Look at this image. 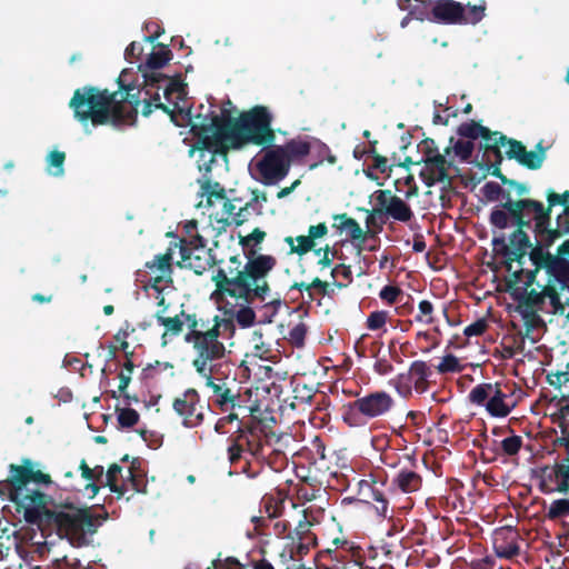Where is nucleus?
Wrapping results in <instances>:
<instances>
[{
	"label": "nucleus",
	"mask_w": 569,
	"mask_h": 569,
	"mask_svg": "<svg viewBox=\"0 0 569 569\" xmlns=\"http://www.w3.org/2000/svg\"><path fill=\"white\" fill-rule=\"evenodd\" d=\"M201 119L192 124L191 133L200 150L226 156L230 149L238 150L247 144L271 146L276 140L272 129L273 117L264 106H254L239 117L218 116L212 111L197 114Z\"/></svg>",
	"instance_id": "1"
},
{
	"label": "nucleus",
	"mask_w": 569,
	"mask_h": 569,
	"mask_svg": "<svg viewBox=\"0 0 569 569\" xmlns=\"http://www.w3.org/2000/svg\"><path fill=\"white\" fill-rule=\"evenodd\" d=\"M129 71L124 69L118 77L119 90L126 96L118 99L119 91L100 89L94 86H84L74 90L69 101V108L74 119L82 126L92 127L112 126L119 128L132 123L138 114L140 104V90L133 92L137 86L128 81Z\"/></svg>",
	"instance_id": "2"
},
{
	"label": "nucleus",
	"mask_w": 569,
	"mask_h": 569,
	"mask_svg": "<svg viewBox=\"0 0 569 569\" xmlns=\"http://www.w3.org/2000/svg\"><path fill=\"white\" fill-rule=\"evenodd\" d=\"M496 256L502 258V262L510 273L508 288L513 300L518 302V308H530L540 310L543 313L565 316L569 320V302H562L559 290L568 286H561L559 281L548 273L547 282L541 284L536 281V277L545 267H538L532 260H528V250L523 253V259H515L512 254H503L499 246H492Z\"/></svg>",
	"instance_id": "3"
},
{
	"label": "nucleus",
	"mask_w": 569,
	"mask_h": 569,
	"mask_svg": "<svg viewBox=\"0 0 569 569\" xmlns=\"http://www.w3.org/2000/svg\"><path fill=\"white\" fill-rule=\"evenodd\" d=\"M261 248H248L244 251L247 259L242 261L238 254L229 258L234 268H229L227 272L218 268L211 280L216 289L211 295L214 301H222L224 298L242 299L248 302L252 299H259L263 302L271 291L267 280L268 274L276 268L277 259L271 254L260 253Z\"/></svg>",
	"instance_id": "4"
},
{
	"label": "nucleus",
	"mask_w": 569,
	"mask_h": 569,
	"mask_svg": "<svg viewBox=\"0 0 569 569\" xmlns=\"http://www.w3.org/2000/svg\"><path fill=\"white\" fill-rule=\"evenodd\" d=\"M526 229L532 230L535 242L528 250V260L538 267H545L546 273L556 279L561 286L569 284V206L541 226L537 222Z\"/></svg>",
	"instance_id": "5"
},
{
	"label": "nucleus",
	"mask_w": 569,
	"mask_h": 569,
	"mask_svg": "<svg viewBox=\"0 0 569 569\" xmlns=\"http://www.w3.org/2000/svg\"><path fill=\"white\" fill-rule=\"evenodd\" d=\"M566 196H569V191L558 193L552 189L547 190L546 199L547 204L545 206L541 201L535 199H518L517 202L508 201L505 209L519 221V228H516L506 238L505 233H500L492 238L491 244L499 246L500 251L503 254H512L513 260L523 259V253L531 247V239L526 227H530L533 223L542 224L551 219L552 208L556 206H569V200H566Z\"/></svg>",
	"instance_id": "6"
},
{
	"label": "nucleus",
	"mask_w": 569,
	"mask_h": 569,
	"mask_svg": "<svg viewBox=\"0 0 569 569\" xmlns=\"http://www.w3.org/2000/svg\"><path fill=\"white\" fill-rule=\"evenodd\" d=\"M36 465H10V476L7 480L0 481V496L16 505V510L23 515L24 520L30 525L39 522V507H41L42 493L39 489H30V483L49 485L50 476L40 470H34Z\"/></svg>",
	"instance_id": "7"
},
{
	"label": "nucleus",
	"mask_w": 569,
	"mask_h": 569,
	"mask_svg": "<svg viewBox=\"0 0 569 569\" xmlns=\"http://www.w3.org/2000/svg\"><path fill=\"white\" fill-rule=\"evenodd\" d=\"M46 496L39 507V525L44 520L56 527L60 537H64L72 543L82 546L88 542L87 537L97 532L102 521L108 518V512L94 513L91 508H78L71 503L56 507H46Z\"/></svg>",
	"instance_id": "8"
},
{
	"label": "nucleus",
	"mask_w": 569,
	"mask_h": 569,
	"mask_svg": "<svg viewBox=\"0 0 569 569\" xmlns=\"http://www.w3.org/2000/svg\"><path fill=\"white\" fill-rule=\"evenodd\" d=\"M393 406L395 399L388 392L371 391L346 405L342 420L352 428L363 427L370 420L386 416Z\"/></svg>",
	"instance_id": "9"
},
{
	"label": "nucleus",
	"mask_w": 569,
	"mask_h": 569,
	"mask_svg": "<svg viewBox=\"0 0 569 569\" xmlns=\"http://www.w3.org/2000/svg\"><path fill=\"white\" fill-rule=\"evenodd\" d=\"M486 10V0L466 6L455 0H433L430 8V21L441 24L476 26L485 18Z\"/></svg>",
	"instance_id": "10"
},
{
	"label": "nucleus",
	"mask_w": 569,
	"mask_h": 569,
	"mask_svg": "<svg viewBox=\"0 0 569 569\" xmlns=\"http://www.w3.org/2000/svg\"><path fill=\"white\" fill-rule=\"evenodd\" d=\"M218 329L211 328L206 332L187 333L184 339L192 343L197 352V357L192 361V366L199 375H208L212 361L224 357V345L219 340Z\"/></svg>",
	"instance_id": "11"
},
{
	"label": "nucleus",
	"mask_w": 569,
	"mask_h": 569,
	"mask_svg": "<svg viewBox=\"0 0 569 569\" xmlns=\"http://www.w3.org/2000/svg\"><path fill=\"white\" fill-rule=\"evenodd\" d=\"M229 440L230 462L239 459H244L247 462H250V459H257L260 462L261 456L264 455L263 450L269 449L268 446H264V435L258 428L239 427L236 435Z\"/></svg>",
	"instance_id": "12"
},
{
	"label": "nucleus",
	"mask_w": 569,
	"mask_h": 569,
	"mask_svg": "<svg viewBox=\"0 0 569 569\" xmlns=\"http://www.w3.org/2000/svg\"><path fill=\"white\" fill-rule=\"evenodd\" d=\"M530 473L541 493H569V465H539Z\"/></svg>",
	"instance_id": "13"
},
{
	"label": "nucleus",
	"mask_w": 569,
	"mask_h": 569,
	"mask_svg": "<svg viewBox=\"0 0 569 569\" xmlns=\"http://www.w3.org/2000/svg\"><path fill=\"white\" fill-rule=\"evenodd\" d=\"M482 192L489 201L502 200L500 204L492 208L489 216V223L492 227L493 233L496 230L502 231L510 227H515V229L519 228V221H517L512 216H509L505 209L508 201L517 202L518 200L512 199L509 190H505L499 183L490 181L482 187Z\"/></svg>",
	"instance_id": "14"
},
{
	"label": "nucleus",
	"mask_w": 569,
	"mask_h": 569,
	"mask_svg": "<svg viewBox=\"0 0 569 569\" xmlns=\"http://www.w3.org/2000/svg\"><path fill=\"white\" fill-rule=\"evenodd\" d=\"M256 168L263 184H276L287 177L290 170V159L284 154V149H281V146H276L264 152Z\"/></svg>",
	"instance_id": "15"
},
{
	"label": "nucleus",
	"mask_w": 569,
	"mask_h": 569,
	"mask_svg": "<svg viewBox=\"0 0 569 569\" xmlns=\"http://www.w3.org/2000/svg\"><path fill=\"white\" fill-rule=\"evenodd\" d=\"M431 367L423 360L411 362L407 372L399 373L392 383L396 390L402 397H408L412 392V388L418 393H423L429 389V377H431Z\"/></svg>",
	"instance_id": "16"
},
{
	"label": "nucleus",
	"mask_w": 569,
	"mask_h": 569,
	"mask_svg": "<svg viewBox=\"0 0 569 569\" xmlns=\"http://www.w3.org/2000/svg\"><path fill=\"white\" fill-rule=\"evenodd\" d=\"M421 162L425 163L423 169L420 171V178L426 186L432 187L438 182L451 183L448 169L453 166V158H449L439 150L425 151V158Z\"/></svg>",
	"instance_id": "17"
},
{
	"label": "nucleus",
	"mask_w": 569,
	"mask_h": 569,
	"mask_svg": "<svg viewBox=\"0 0 569 569\" xmlns=\"http://www.w3.org/2000/svg\"><path fill=\"white\" fill-rule=\"evenodd\" d=\"M172 407L188 428L197 427L203 421V406L200 405V396L196 389H187L181 397L173 400Z\"/></svg>",
	"instance_id": "18"
},
{
	"label": "nucleus",
	"mask_w": 569,
	"mask_h": 569,
	"mask_svg": "<svg viewBox=\"0 0 569 569\" xmlns=\"http://www.w3.org/2000/svg\"><path fill=\"white\" fill-rule=\"evenodd\" d=\"M178 249L181 260L177 262V266L180 268H189L199 276L221 262V260H216L212 249H208L206 251L201 250V253H198V250H192L187 246L186 239H181L178 242Z\"/></svg>",
	"instance_id": "19"
},
{
	"label": "nucleus",
	"mask_w": 569,
	"mask_h": 569,
	"mask_svg": "<svg viewBox=\"0 0 569 569\" xmlns=\"http://www.w3.org/2000/svg\"><path fill=\"white\" fill-rule=\"evenodd\" d=\"M74 473L77 480L69 485L70 489L92 499L98 493L100 485L103 483V466L94 465L93 468H90L89 465H78Z\"/></svg>",
	"instance_id": "20"
},
{
	"label": "nucleus",
	"mask_w": 569,
	"mask_h": 569,
	"mask_svg": "<svg viewBox=\"0 0 569 569\" xmlns=\"http://www.w3.org/2000/svg\"><path fill=\"white\" fill-rule=\"evenodd\" d=\"M142 465H128V477L122 486L117 485V476L121 472L122 468L120 465H110L106 475V485L109 486L112 492H117L120 496L123 495L124 488L129 486L136 491L141 492L146 486L144 483V470L141 468Z\"/></svg>",
	"instance_id": "21"
},
{
	"label": "nucleus",
	"mask_w": 569,
	"mask_h": 569,
	"mask_svg": "<svg viewBox=\"0 0 569 569\" xmlns=\"http://www.w3.org/2000/svg\"><path fill=\"white\" fill-rule=\"evenodd\" d=\"M144 88L161 89L163 88V97L168 102L173 101L172 93H176L177 100H184L186 84L180 76L169 78L160 71L144 72Z\"/></svg>",
	"instance_id": "22"
},
{
	"label": "nucleus",
	"mask_w": 569,
	"mask_h": 569,
	"mask_svg": "<svg viewBox=\"0 0 569 569\" xmlns=\"http://www.w3.org/2000/svg\"><path fill=\"white\" fill-rule=\"evenodd\" d=\"M176 249H178V242H170L164 253L156 254L151 262L146 263V267L156 273L150 279L151 287L156 290L161 289V283H172V259Z\"/></svg>",
	"instance_id": "23"
},
{
	"label": "nucleus",
	"mask_w": 569,
	"mask_h": 569,
	"mask_svg": "<svg viewBox=\"0 0 569 569\" xmlns=\"http://www.w3.org/2000/svg\"><path fill=\"white\" fill-rule=\"evenodd\" d=\"M375 199L378 206H381L385 216H389L397 221L408 222L413 217V211L410 206L401 198L392 194L388 189L377 190Z\"/></svg>",
	"instance_id": "24"
},
{
	"label": "nucleus",
	"mask_w": 569,
	"mask_h": 569,
	"mask_svg": "<svg viewBox=\"0 0 569 569\" xmlns=\"http://www.w3.org/2000/svg\"><path fill=\"white\" fill-rule=\"evenodd\" d=\"M509 159H515L522 167L537 170L541 168L546 159V148L542 142L537 143L536 150L528 151L521 141L513 139L510 147L506 150Z\"/></svg>",
	"instance_id": "25"
},
{
	"label": "nucleus",
	"mask_w": 569,
	"mask_h": 569,
	"mask_svg": "<svg viewBox=\"0 0 569 569\" xmlns=\"http://www.w3.org/2000/svg\"><path fill=\"white\" fill-rule=\"evenodd\" d=\"M264 446H268V450H263L260 462H288L289 457L293 458L299 456L301 458H309V450H296L289 449L283 437H277L276 435H264Z\"/></svg>",
	"instance_id": "26"
},
{
	"label": "nucleus",
	"mask_w": 569,
	"mask_h": 569,
	"mask_svg": "<svg viewBox=\"0 0 569 569\" xmlns=\"http://www.w3.org/2000/svg\"><path fill=\"white\" fill-rule=\"evenodd\" d=\"M234 302L229 301V298H224L222 301H216L219 305V309L224 316H230L237 321L241 328H250L254 325L256 312L250 305L257 299H252L248 302L242 299H233Z\"/></svg>",
	"instance_id": "27"
},
{
	"label": "nucleus",
	"mask_w": 569,
	"mask_h": 569,
	"mask_svg": "<svg viewBox=\"0 0 569 569\" xmlns=\"http://www.w3.org/2000/svg\"><path fill=\"white\" fill-rule=\"evenodd\" d=\"M493 386L495 389L486 402V410L493 418H506L517 406V402L511 400L515 388L506 386L508 391H505L500 383Z\"/></svg>",
	"instance_id": "28"
},
{
	"label": "nucleus",
	"mask_w": 569,
	"mask_h": 569,
	"mask_svg": "<svg viewBox=\"0 0 569 569\" xmlns=\"http://www.w3.org/2000/svg\"><path fill=\"white\" fill-rule=\"evenodd\" d=\"M493 548L499 557L511 559L519 555L518 532L511 528H500L495 531Z\"/></svg>",
	"instance_id": "29"
},
{
	"label": "nucleus",
	"mask_w": 569,
	"mask_h": 569,
	"mask_svg": "<svg viewBox=\"0 0 569 569\" xmlns=\"http://www.w3.org/2000/svg\"><path fill=\"white\" fill-rule=\"evenodd\" d=\"M202 193L207 196V206L213 204V199L222 202V216H228V219H232L236 214V204L226 196V190L220 186L219 182L211 183L206 181L201 186Z\"/></svg>",
	"instance_id": "30"
},
{
	"label": "nucleus",
	"mask_w": 569,
	"mask_h": 569,
	"mask_svg": "<svg viewBox=\"0 0 569 569\" xmlns=\"http://www.w3.org/2000/svg\"><path fill=\"white\" fill-rule=\"evenodd\" d=\"M332 227L340 232L346 231L351 240H359L365 242L368 233L363 231L356 219L349 217L347 213L333 214Z\"/></svg>",
	"instance_id": "31"
},
{
	"label": "nucleus",
	"mask_w": 569,
	"mask_h": 569,
	"mask_svg": "<svg viewBox=\"0 0 569 569\" xmlns=\"http://www.w3.org/2000/svg\"><path fill=\"white\" fill-rule=\"evenodd\" d=\"M546 379L551 387L558 390V395H555L550 402L556 405L569 402V371H551Z\"/></svg>",
	"instance_id": "32"
},
{
	"label": "nucleus",
	"mask_w": 569,
	"mask_h": 569,
	"mask_svg": "<svg viewBox=\"0 0 569 569\" xmlns=\"http://www.w3.org/2000/svg\"><path fill=\"white\" fill-rule=\"evenodd\" d=\"M482 142L480 144V148L483 150L485 154L492 153L495 159L498 163H501L502 161V154L500 151L501 147L508 146L510 147V142L513 140L511 138H508L503 133L499 131H491L489 137L481 138Z\"/></svg>",
	"instance_id": "33"
},
{
	"label": "nucleus",
	"mask_w": 569,
	"mask_h": 569,
	"mask_svg": "<svg viewBox=\"0 0 569 569\" xmlns=\"http://www.w3.org/2000/svg\"><path fill=\"white\" fill-rule=\"evenodd\" d=\"M473 150V141L455 139L451 137L449 140V146L445 148V154L449 158H453V161L458 159L460 162H469Z\"/></svg>",
	"instance_id": "34"
},
{
	"label": "nucleus",
	"mask_w": 569,
	"mask_h": 569,
	"mask_svg": "<svg viewBox=\"0 0 569 569\" xmlns=\"http://www.w3.org/2000/svg\"><path fill=\"white\" fill-rule=\"evenodd\" d=\"M286 499L287 496L280 490L266 493L260 501V512H264L268 518L281 516Z\"/></svg>",
	"instance_id": "35"
},
{
	"label": "nucleus",
	"mask_w": 569,
	"mask_h": 569,
	"mask_svg": "<svg viewBox=\"0 0 569 569\" xmlns=\"http://www.w3.org/2000/svg\"><path fill=\"white\" fill-rule=\"evenodd\" d=\"M157 47H160L159 51H152L144 64L139 66V70L142 72L144 77V72L159 71V69L163 68L172 57V52L168 49L167 46L162 43H158Z\"/></svg>",
	"instance_id": "36"
},
{
	"label": "nucleus",
	"mask_w": 569,
	"mask_h": 569,
	"mask_svg": "<svg viewBox=\"0 0 569 569\" xmlns=\"http://www.w3.org/2000/svg\"><path fill=\"white\" fill-rule=\"evenodd\" d=\"M156 319L159 325L164 327V332L161 336V345L164 347L168 341L167 337H177L179 336L183 330L184 325V318L180 315H177L174 317H164L160 312L156 315Z\"/></svg>",
	"instance_id": "37"
},
{
	"label": "nucleus",
	"mask_w": 569,
	"mask_h": 569,
	"mask_svg": "<svg viewBox=\"0 0 569 569\" xmlns=\"http://www.w3.org/2000/svg\"><path fill=\"white\" fill-rule=\"evenodd\" d=\"M433 0H399V8L408 10L415 19L430 21V8Z\"/></svg>",
	"instance_id": "38"
},
{
	"label": "nucleus",
	"mask_w": 569,
	"mask_h": 569,
	"mask_svg": "<svg viewBox=\"0 0 569 569\" xmlns=\"http://www.w3.org/2000/svg\"><path fill=\"white\" fill-rule=\"evenodd\" d=\"M393 483L406 493L415 492L420 489L422 479L415 471L403 469L393 479Z\"/></svg>",
	"instance_id": "39"
},
{
	"label": "nucleus",
	"mask_w": 569,
	"mask_h": 569,
	"mask_svg": "<svg viewBox=\"0 0 569 569\" xmlns=\"http://www.w3.org/2000/svg\"><path fill=\"white\" fill-rule=\"evenodd\" d=\"M146 94L150 96V99H144V103H143V107H142V110H141V113L142 116L144 117H148L151 114L153 108L156 109H160L162 110L163 112H166L167 114L170 116V119L171 121L176 124V126H181L178 120H177V116L176 113L173 112V110L166 103H162L160 101V94L159 92L157 91L156 93H151L150 92V88H146Z\"/></svg>",
	"instance_id": "40"
},
{
	"label": "nucleus",
	"mask_w": 569,
	"mask_h": 569,
	"mask_svg": "<svg viewBox=\"0 0 569 569\" xmlns=\"http://www.w3.org/2000/svg\"><path fill=\"white\" fill-rule=\"evenodd\" d=\"M457 133L461 138H466L470 141H473L479 138L489 137L490 129L481 126L479 122L471 120L469 122L461 123L457 129Z\"/></svg>",
	"instance_id": "41"
},
{
	"label": "nucleus",
	"mask_w": 569,
	"mask_h": 569,
	"mask_svg": "<svg viewBox=\"0 0 569 569\" xmlns=\"http://www.w3.org/2000/svg\"><path fill=\"white\" fill-rule=\"evenodd\" d=\"M368 216L366 218V224L368 227V237H375L379 232L382 231L383 224L386 223V219H383V210L381 206L375 207L371 211H368Z\"/></svg>",
	"instance_id": "42"
},
{
	"label": "nucleus",
	"mask_w": 569,
	"mask_h": 569,
	"mask_svg": "<svg viewBox=\"0 0 569 569\" xmlns=\"http://www.w3.org/2000/svg\"><path fill=\"white\" fill-rule=\"evenodd\" d=\"M330 274L333 279L332 284L338 289L347 288L353 281L351 267L345 263L336 264Z\"/></svg>",
	"instance_id": "43"
},
{
	"label": "nucleus",
	"mask_w": 569,
	"mask_h": 569,
	"mask_svg": "<svg viewBox=\"0 0 569 569\" xmlns=\"http://www.w3.org/2000/svg\"><path fill=\"white\" fill-rule=\"evenodd\" d=\"M216 397V403L223 412L233 411L236 407H240V395L232 392L231 389H222Z\"/></svg>",
	"instance_id": "44"
},
{
	"label": "nucleus",
	"mask_w": 569,
	"mask_h": 569,
	"mask_svg": "<svg viewBox=\"0 0 569 569\" xmlns=\"http://www.w3.org/2000/svg\"><path fill=\"white\" fill-rule=\"evenodd\" d=\"M493 385L495 383L483 382L475 386L468 395L469 401L472 405L486 407V402L495 389Z\"/></svg>",
	"instance_id": "45"
},
{
	"label": "nucleus",
	"mask_w": 569,
	"mask_h": 569,
	"mask_svg": "<svg viewBox=\"0 0 569 569\" xmlns=\"http://www.w3.org/2000/svg\"><path fill=\"white\" fill-rule=\"evenodd\" d=\"M281 149H284V154L290 159L302 158L309 154L310 152V143L303 140H289L284 146H281Z\"/></svg>",
	"instance_id": "46"
},
{
	"label": "nucleus",
	"mask_w": 569,
	"mask_h": 569,
	"mask_svg": "<svg viewBox=\"0 0 569 569\" xmlns=\"http://www.w3.org/2000/svg\"><path fill=\"white\" fill-rule=\"evenodd\" d=\"M284 241L290 246V252L303 256L316 248V242H311V238L306 236H298L296 239L287 237Z\"/></svg>",
	"instance_id": "47"
},
{
	"label": "nucleus",
	"mask_w": 569,
	"mask_h": 569,
	"mask_svg": "<svg viewBox=\"0 0 569 569\" xmlns=\"http://www.w3.org/2000/svg\"><path fill=\"white\" fill-rule=\"evenodd\" d=\"M252 411V408L242 403V398L240 397V407H236L233 411H228V416L220 418L216 423V431L222 432L224 425L227 422H232L233 420H239L240 415H242V418H249Z\"/></svg>",
	"instance_id": "48"
},
{
	"label": "nucleus",
	"mask_w": 569,
	"mask_h": 569,
	"mask_svg": "<svg viewBox=\"0 0 569 569\" xmlns=\"http://www.w3.org/2000/svg\"><path fill=\"white\" fill-rule=\"evenodd\" d=\"M415 321L427 326L436 322L435 306L431 301L421 300L418 303V313L415 316Z\"/></svg>",
	"instance_id": "49"
},
{
	"label": "nucleus",
	"mask_w": 569,
	"mask_h": 569,
	"mask_svg": "<svg viewBox=\"0 0 569 569\" xmlns=\"http://www.w3.org/2000/svg\"><path fill=\"white\" fill-rule=\"evenodd\" d=\"M181 316L184 318V321L188 325V333H193V331L206 332L207 330H211L212 320L198 318L196 313H186L183 310L181 311Z\"/></svg>",
	"instance_id": "50"
},
{
	"label": "nucleus",
	"mask_w": 569,
	"mask_h": 569,
	"mask_svg": "<svg viewBox=\"0 0 569 569\" xmlns=\"http://www.w3.org/2000/svg\"><path fill=\"white\" fill-rule=\"evenodd\" d=\"M116 412L121 428H131L139 422L140 415L134 409L116 407Z\"/></svg>",
	"instance_id": "51"
},
{
	"label": "nucleus",
	"mask_w": 569,
	"mask_h": 569,
	"mask_svg": "<svg viewBox=\"0 0 569 569\" xmlns=\"http://www.w3.org/2000/svg\"><path fill=\"white\" fill-rule=\"evenodd\" d=\"M266 232L259 228H254L247 236H239V244L247 250L248 248H261L260 243L264 240Z\"/></svg>",
	"instance_id": "52"
},
{
	"label": "nucleus",
	"mask_w": 569,
	"mask_h": 569,
	"mask_svg": "<svg viewBox=\"0 0 569 569\" xmlns=\"http://www.w3.org/2000/svg\"><path fill=\"white\" fill-rule=\"evenodd\" d=\"M517 311L521 315L528 330L545 326L543 320L539 316L540 310L517 307Z\"/></svg>",
	"instance_id": "53"
},
{
	"label": "nucleus",
	"mask_w": 569,
	"mask_h": 569,
	"mask_svg": "<svg viewBox=\"0 0 569 569\" xmlns=\"http://www.w3.org/2000/svg\"><path fill=\"white\" fill-rule=\"evenodd\" d=\"M437 370L439 373H458L463 370V367L455 355L449 353L441 359L440 363L437 366Z\"/></svg>",
	"instance_id": "54"
},
{
	"label": "nucleus",
	"mask_w": 569,
	"mask_h": 569,
	"mask_svg": "<svg viewBox=\"0 0 569 569\" xmlns=\"http://www.w3.org/2000/svg\"><path fill=\"white\" fill-rule=\"evenodd\" d=\"M312 252L316 256L320 257L317 264L320 267L321 270L329 268L332 264L333 259L337 254V251L329 244H326L325 247L321 248H315Z\"/></svg>",
	"instance_id": "55"
},
{
	"label": "nucleus",
	"mask_w": 569,
	"mask_h": 569,
	"mask_svg": "<svg viewBox=\"0 0 569 569\" xmlns=\"http://www.w3.org/2000/svg\"><path fill=\"white\" fill-rule=\"evenodd\" d=\"M569 515V499H557L551 502L547 517L550 520H556Z\"/></svg>",
	"instance_id": "56"
},
{
	"label": "nucleus",
	"mask_w": 569,
	"mask_h": 569,
	"mask_svg": "<svg viewBox=\"0 0 569 569\" xmlns=\"http://www.w3.org/2000/svg\"><path fill=\"white\" fill-rule=\"evenodd\" d=\"M388 318L389 312L386 310L373 311L367 318V328L371 331L379 330L385 327Z\"/></svg>",
	"instance_id": "57"
},
{
	"label": "nucleus",
	"mask_w": 569,
	"mask_h": 569,
	"mask_svg": "<svg viewBox=\"0 0 569 569\" xmlns=\"http://www.w3.org/2000/svg\"><path fill=\"white\" fill-rule=\"evenodd\" d=\"M66 160V153L63 151L53 150L48 156V167L54 168V171H52L53 176H62L63 174V163Z\"/></svg>",
	"instance_id": "58"
},
{
	"label": "nucleus",
	"mask_w": 569,
	"mask_h": 569,
	"mask_svg": "<svg viewBox=\"0 0 569 569\" xmlns=\"http://www.w3.org/2000/svg\"><path fill=\"white\" fill-rule=\"evenodd\" d=\"M369 499H372L379 503V506H376L377 513L382 518H387L388 500L385 495L373 487L365 501L369 502Z\"/></svg>",
	"instance_id": "59"
},
{
	"label": "nucleus",
	"mask_w": 569,
	"mask_h": 569,
	"mask_svg": "<svg viewBox=\"0 0 569 569\" xmlns=\"http://www.w3.org/2000/svg\"><path fill=\"white\" fill-rule=\"evenodd\" d=\"M296 476L303 482L315 487L319 483L317 476L312 472L310 465H293Z\"/></svg>",
	"instance_id": "60"
},
{
	"label": "nucleus",
	"mask_w": 569,
	"mask_h": 569,
	"mask_svg": "<svg viewBox=\"0 0 569 569\" xmlns=\"http://www.w3.org/2000/svg\"><path fill=\"white\" fill-rule=\"evenodd\" d=\"M522 446V438L520 436L507 437L501 441V449L508 456L518 453Z\"/></svg>",
	"instance_id": "61"
},
{
	"label": "nucleus",
	"mask_w": 569,
	"mask_h": 569,
	"mask_svg": "<svg viewBox=\"0 0 569 569\" xmlns=\"http://www.w3.org/2000/svg\"><path fill=\"white\" fill-rule=\"evenodd\" d=\"M307 335V327L300 322L289 330V341L296 347H302Z\"/></svg>",
	"instance_id": "62"
},
{
	"label": "nucleus",
	"mask_w": 569,
	"mask_h": 569,
	"mask_svg": "<svg viewBox=\"0 0 569 569\" xmlns=\"http://www.w3.org/2000/svg\"><path fill=\"white\" fill-rule=\"evenodd\" d=\"M401 295L402 290L399 287L391 284L385 286L379 292L380 299L386 301L388 305L396 303Z\"/></svg>",
	"instance_id": "63"
},
{
	"label": "nucleus",
	"mask_w": 569,
	"mask_h": 569,
	"mask_svg": "<svg viewBox=\"0 0 569 569\" xmlns=\"http://www.w3.org/2000/svg\"><path fill=\"white\" fill-rule=\"evenodd\" d=\"M213 569H246L238 559L234 557H228L226 559H214L212 561Z\"/></svg>",
	"instance_id": "64"
}]
</instances>
